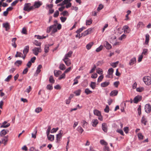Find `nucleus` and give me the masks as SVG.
Listing matches in <instances>:
<instances>
[{"mask_svg": "<svg viewBox=\"0 0 151 151\" xmlns=\"http://www.w3.org/2000/svg\"><path fill=\"white\" fill-rule=\"evenodd\" d=\"M138 137L140 139H143V136L141 133H138Z\"/></svg>", "mask_w": 151, "mask_h": 151, "instance_id": "61", "label": "nucleus"}, {"mask_svg": "<svg viewBox=\"0 0 151 151\" xmlns=\"http://www.w3.org/2000/svg\"><path fill=\"white\" fill-rule=\"evenodd\" d=\"M32 51L35 55L37 56L38 55L39 53L41 52L42 49L40 47H35L32 49Z\"/></svg>", "mask_w": 151, "mask_h": 151, "instance_id": "4", "label": "nucleus"}, {"mask_svg": "<svg viewBox=\"0 0 151 151\" xmlns=\"http://www.w3.org/2000/svg\"><path fill=\"white\" fill-rule=\"evenodd\" d=\"M118 93V91L116 90H113L110 93V95L111 96H116Z\"/></svg>", "mask_w": 151, "mask_h": 151, "instance_id": "18", "label": "nucleus"}, {"mask_svg": "<svg viewBox=\"0 0 151 151\" xmlns=\"http://www.w3.org/2000/svg\"><path fill=\"white\" fill-rule=\"evenodd\" d=\"M59 68L60 70H64L65 69V66L63 64L60 63Z\"/></svg>", "mask_w": 151, "mask_h": 151, "instance_id": "32", "label": "nucleus"}, {"mask_svg": "<svg viewBox=\"0 0 151 151\" xmlns=\"http://www.w3.org/2000/svg\"><path fill=\"white\" fill-rule=\"evenodd\" d=\"M77 130L80 133H82L83 131V130L82 127L81 126H79L77 129Z\"/></svg>", "mask_w": 151, "mask_h": 151, "instance_id": "43", "label": "nucleus"}, {"mask_svg": "<svg viewBox=\"0 0 151 151\" xmlns=\"http://www.w3.org/2000/svg\"><path fill=\"white\" fill-rule=\"evenodd\" d=\"M81 90L80 89H79L78 90H76L75 91L74 93L76 95V96H78L80 95Z\"/></svg>", "mask_w": 151, "mask_h": 151, "instance_id": "48", "label": "nucleus"}, {"mask_svg": "<svg viewBox=\"0 0 151 151\" xmlns=\"http://www.w3.org/2000/svg\"><path fill=\"white\" fill-rule=\"evenodd\" d=\"M54 22L55 24L53 25H51L50 27H48L47 29V32L49 33L51 30V34H53L57 32V29L56 28L57 24H58V21L55 20L54 21Z\"/></svg>", "mask_w": 151, "mask_h": 151, "instance_id": "1", "label": "nucleus"}, {"mask_svg": "<svg viewBox=\"0 0 151 151\" xmlns=\"http://www.w3.org/2000/svg\"><path fill=\"white\" fill-rule=\"evenodd\" d=\"M98 123V121L97 119H93L92 122V125L93 127H96Z\"/></svg>", "mask_w": 151, "mask_h": 151, "instance_id": "17", "label": "nucleus"}, {"mask_svg": "<svg viewBox=\"0 0 151 151\" xmlns=\"http://www.w3.org/2000/svg\"><path fill=\"white\" fill-rule=\"evenodd\" d=\"M119 63V61H116L115 62L112 63L111 64V65L113 68H115Z\"/></svg>", "mask_w": 151, "mask_h": 151, "instance_id": "44", "label": "nucleus"}, {"mask_svg": "<svg viewBox=\"0 0 151 151\" xmlns=\"http://www.w3.org/2000/svg\"><path fill=\"white\" fill-rule=\"evenodd\" d=\"M73 53V52L71 51H70L68 53L66 54L65 56L64 59H69L68 57H70Z\"/></svg>", "mask_w": 151, "mask_h": 151, "instance_id": "15", "label": "nucleus"}, {"mask_svg": "<svg viewBox=\"0 0 151 151\" xmlns=\"http://www.w3.org/2000/svg\"><path fill=\"white\" fill-rule=\"evenodd\" d=\"M104 78V76L103 75L100 76L98 78L97 81L98 82H100L102 81Z\"/></svg>", "mask_w": 151, "mask_h": 151, "instance_id": "59", "label": "nucleus"}, {"mask_svg": "<svg viewBox=\"0 0 151 151\" xmlns=\"http://www.w3.org/2000/svg\"><path fill=\"white\" fill-rule=\"evenodd\" d=\"M59 13L58 10H56L55 12V13L53 15V17H57L59 15Z\"/></svg>", "mask_w": 151, "mask_h": 151, "instance_id": "53", "label": "nucleus"}, {"mask_svg": "<svg viewBox=\"0 0 151 151\" xmlns=\"http://www.w3.org/2000/svg\"><path fill=\"white\" fill-rule=\"evenodd\" d=\"M102 48L103 47L101 45L99 47L96 49V51L97 52H100L102 50Z\"/></svg>", "mask_w": 151, "mask_h": 151, "instance_id": "64", "label": "nucleus"}, {"mask_svg": "<svg viewBox=\"0 0 151 151\" xmlns=\"http://www.w3.org/2000/svg\"><path fill=\"white\" fill-rule=\"evenodd\" d=\"M42 111V109L41 107L36 108L35 110V111L37 113H39Z\"/></svg>", "mask_w": 151, "mask_h": 151, "instance_id": "47", "label": "nucleus"}, {"mask_svg": "<svg viewBox=\"0 0 151 151\" xmlns=\"http://www.w3.org/2000/svg\"><path fill=\"white\" fill-rule=\"evenodd\" d=\"M102 130L105 132H106L107 131L106 125L105 123H103L102 125Z\"/></svg>", "mask_w": 151, "mask_h": 151, "instance_id": "23", "label": "nucleus"}, {"mask_svg": "<svg viewBox=\"0 0 151 151\" xmlns=\"http://www.w3.org/2000/svg\"><path fill=\"white\" fill-rule=\"evenodd\" d=\"M90 87L93 89H95L96 87V83L95 82H91Z\"/></svg>", "mask_w": 151, "mask_h": 151, "instance_id": "30", "label": "nucleus"}, {"mask_svg": "<svg viewBox=\"0 0 151 151\" xmlns=\"http://www.w3.org/2000/svg\"><path fill=\"white\" fill-rule=\"evenodd\" d=\"M47 136L48 140L51 141H52L54 140V135L49 134L48 135H47Z\"/></svg>", "mask_w": 151, "mask_h": 151, "instance_id": "22", "label": "nucleus"}, {"mask_svg": "<svg viewBox=\"0 0 151 151\" xmlns=\"http://www.w3.org/2000/svg\"><path fill=\"white\" fill-rule=\"evenodd\" d=\"M17 40L16 38H14L12 39V45L14 47V48H16L17 47V45L15 43L16 41Z\"/></svg>", "mask_w": 151, "mask_h": 151, "instance_id": "25", "label": "nucleus"}, {"mask_svg": "<svg viewBox=\"0 0 151 151\" xmlns=\"http://www.w3.org/2000/svg\"><path fill=\"white\" fill-rule=\"evenodd\" d=\"M93 113L95 115L97 116H100L101 114L100 112L97 109L94 110Z\"/></svg>", "mask_w": 151, "mask_h": 151, "instance_id": "19", "label": "nucleus"}, {"mask_svg": "<svg viewBox=\"0 0 151 151\" xmlns=\"http://www.w3.org/2000/svg\"><path fill=\"white\" fill-rule=\"evenodd\" d=\"M44 52L45 53H47L49 50V46L48 45H45L44 47Z\"/></svg>", "mask_w": 151, "mask_h": 151, "instance_id": "37", "label": "nucleus"}, {"mask_svg": "<svg viewBox=\"0 0 151 151\" xmlns=\"http://www.w3.org/2000/svg\"><path fill=\"white\" fill-rule=\"evenodd\" d=\"M141 122L142 123L144 124L145 125H146V122H147L146 119L143 116L141 119Z\"/></svg>", "mask_w": 151, "mask_h": 151, "instance_id": "50", "label": "nucleus"}, {"mask_svg": "<svg viewBox=\"0 0 151 151\" xmlns=\"http://www.w3.org/2000/svg\"><path fill=\"white\" fill-rule=\"evenodd\" d=\"M104 45L105 47L108 49H110L112 47L111 45L106 41L104 42Z\"/></svg>", "mask_w": 151, "mask_h": 151, "instance_id": "9", "label": "nucleus"}, {"mask_svg": "<svg viewBox=\"0 0 151 151\" xmlns=\"http://www.w3.org/2000/svg\"><path fill=\"white\" fill-rule=\"evenodd\" d=\"M51 129V127L50 126H49L46 131V134L47 135H48L49 134Z\"/></svg>", "mask_w": 151, "mask_h": 151, "instance_id": "60", "label": "nucleus"}, {"mask_svg": "<svg viewBox=\"0 0 151 151\" xmlns=\"http://www.w3.org/2000/svg\"><path fill=\"white\" fill-rule=\"evenodd\" d=\"M53 5L52 4H47L46 5V8L47 9H52L53 7Z\"/></svg>", "mask_w": 151, "mask_h": 151, "instance_id": "46", "label": "nucleus"}, {"mask_svg": "<svg viewBox=\"0 0 151 151\" xmlns=\"http://www.w3.org/2000/svg\"><path fill=\"white\" fill-rule=\"evenodd\" d=\"M23 54L20 52H17V53L15 55V57H23Z\"/></svg>", "mask_w": 151, "mask_h": 151, "instance_id": "36", "label": "nucleus"}, {"mask_svg": "<svg viewBox=\"0 0 151 151\" xmlns=\"http://www.w3.org/2000/svg\"><path fill=\"white\" fill-rule=\"evenodd\" d=\"M7 123V122L4 121V122L2 124V125L1 126V128H7L9 127L10 124L9 123H7Z\"/></svg>", "mask_w": 151, "mask_h": 151, "instance_id": "16", "label": "nucleus"}, {"mask_svg": "<svg viewBox=\"0 0 151 151\" xmlns=\"http://www.w3.org/2000/svg\"><path fill=\"white\" fill-rule=\"evenodd\" d=\"M49 81L52 83H55V80L54 79L53 76H51L49 78Z\"/></svg>", "mask_w": 151, "mask_h": 151, "instance_id": "33", "label": "nucleus"}, {"mask_svg": "<svg viewBox=\"0 0 151 151\" xmlns=\"http://www.w3.org/2000/svg\"><path fill=\"white\" fill-rule=\"evenodd\" d=\"M85 92L87 95H88L92 93V91H90L89 88H87L85 89Z\"/></svg>", "mask_w": 151, "mask_h": 151, "instance_id": "38", "label": "nucleus"}, {"mask_svg": "<svg viewBox=\"0 0 151 151\" xmlns=\"http://www.w3.org/2000/svg\"><path fill=\"white\" fill-rule=\"evenodd\" d=\"M110 84L109 82H104L101 83V87H104L108 86Z\"/></svg>", "mask_w": 151, "mask_h": 151, "instance_id": "21", "label": "nucleus"}, {"mask_svg": "<svg viewBox=\"0 0 151 151\" xmlns=\"http://www.w3.org/2000/svg\"><path fill=\"white\" fill-rule=\"evenodd\" d=\"M42 67V66L41 65H39L37 68V69L36 73L37 74H39L41 71L40 69Z\"/></svg>", "mask_w": 151, "mask_h": 151, "instance_id": "31", "label": "nucleus"}, {"mask_svg": "<svg viewBox=\"0 0 151 151\" xmlns=\"http://www.w3.org/2000/svg\"><path fill=\"white\" fill-rule=\"evenodd\" d=\"M65 73L64 72L58 78V79L59 80H61L63 78H64L65 77Z\"/></svg>", "mask_w": 151, "mask_h": 151, "instance_id": "52", "label": "nucleus"}, {"mask_svg": "<svg viewBox=\"0 0 151 151\" xmlns=\"http://www.w3.org/2000/svg\"><path fill=\"white\" fill-rule=\"evenodd\" d=\"M12 76L11 75L9 76L7 78L5 79V81L7 82L9 81L12 78Z\"/></svg>", "mask_w": 151, "mask_h": 151, "instance_id": "63", "label": "nucleus"}, {"mask_svg": "<svg viewBox=\"0 0 151 151\" xmlns=\"http://www.w3.org/2000/svg\"><path fill=\"white\" fill-rule=\"evenodd\" d=\"M8 136H4L2 139V143H4V145L8 141Z\"/></svg>", "mask_w": 151, "mask_h": 151, "instance_id": "20", "label": "nucleus"}, {"mask_svg": "<svg viewBox=\"0 0 151 151\" xmlns=\"http://www.w3.org/2000/svg\"><path fill=\"white\" fill-rule=\"evenodd\" d=\"M63 61L65 63V64L68 66H69L71 64V62L70 60L69 59H63Z\"/></svg>", "mask_w": 151, "mask_h": 151, "instance_id": "13", "label": "nucleus"}, {"mask_svg": "<svg viewBox=\"0 0 151 151\" xmlns=\"http://www.w3.org/2000/svg\"><path fill=\"white\" fill-rule=\"evenodd\" d=\"M86 28L84 27L79 28L76 31V32L77 34H79L80 32H82L84 29H85Z\"/></svg>", "mask_w": 151, "mask_h": 151, "instance_id": "42", "label": "nucleus"}, {"mask_svg": "<svg viewBox=\"0 0 151 151\" xmlns=\"http://www.w3.org/2000/svg\"><path fill=\"white\" fill-rule=\"evenodd\" d=\"M92 22V20L90 19L89 20H87L86 21V25H90Z\"/></svg>", "mask_w": 151, "mask_h": 151, "instance_id": "54", "label": "nucleus"}, {"mask_svg": "<svg viewBox=\"0 0 151 151\" xmlns=\"http://www.w3.org/2000/svg\"><path fill=\"white\" fill-rule=\"evenodd\" d=\"M143 80L145 83L147 85H149L151 83V78L150 76H145L143 78Z\"/></svg>", "mask_w": 151, "mask_h": 151, "instance_id": "3", "label": "nucleus"}, {"mask_svg": "<svg viewBox=\"0 0 151 151\" xmlns=\"http://www.w3.org/2000/svg\"><path fill=\"white\" fill-rule=\"evenodd\" d=\"M100 143L102 145H107L108 143L105 141L104 140H101L100 141Z\"/></svg>", "mask_w": 151, "mask_h": 151, "instance_id": "51", "label": "nucleus"}, {"mask_svg": "<svg viewBox=\"0 0 151 151\" xmlns=\"http://www.w3.org/2000/svg\"><path fill=\"white\" fill-rule=\"evenodd\" d=\"M136 62V58L135 57H134L130 60L129 63V65L130 66L134 64Z\"/></svg>", "mask_w": 151, "mask_h": 151, "instance_id": "12", "label": "nucleus"}, {"mask_svg": "<svg viewBox=\"0 0 151 151\" xmlns=\"http://www.w3.org/2000/svg\"><path fill=\"white\" fill-rule=\"evenodd\" d=\"M96 68V65H94L93 66V67L92 68L91 70H90V71L89 72V73H93L95 70Z\"/></svg>", "mask_w": 151, "mask_h": 151, "instance_id": "56", "label": "nucleus"}, {"mask_svg": "<svg viewBox=\"0 0 151 151\" xmlns=\"http://www.w3.org/2000/svg\"><path fill=\"white\" fill-rule=\"evenodd\" d=\"M114 72V69L112 68L109 69L108 71V75L106 77L108 78H112V75Z\"/></svg>", "mask_w": 151, "mask_h": 151, "instance_id": "5", "label": "nucleus"}, {"mask_svg": "<svg viewBox=\"0 0 151 151\" xmlns=\"http://www.w3.org/2000/svg\"><path fill=\"white\" fill-rule=\"evenodd\" d=\"M144 24L142 22H138L137 27V28H139L140 27H143L144 26Z\"/></svg>", "mask_w": 151, "mask_h": 151, "instance_id": "40", "label": "nucleus"}, {"mask_svg": "<svg viewBox=\"0 0 151 151\" xmlns=\"http://www.w3.org/2000/svg\"><path fill=\"white\" fill-rule=\"evenodd\" d=\"M37 132V130L36 127L35 129L34 130V133H32V138L35 139L36 137V135Z\"/></svg>", "mask_w": 151, "mask_h": 151, "instance_id": "26", "label": "nucleus"}, {"mask_svg": "<svg viewBox=\"0 0 151 151\" xmlns=\"http://www.w3.org/2000/svg\"><path fill=\"white\" fill-rule=\"evenodd\" d=\"M150 36L148 34H146L145 35V43L146 44H147L149 40Z\"/></svg>", "mask_w": 151, "mask_h": 151, "instance_id": "24", "label": "nucleus"}, {"mask_svg": "<svg viewBox=\"0 0 151 151\" xmlns=\"http://www.w3.org/2000/svg\"><path fill=\"white\" fill-rule=\"evenodd\" d=\"M141 99V96H137L135 97L134 99V103H137L138 102L140 101Z\"/></svg>", "mask_w": 151, "mask_h": 151, "instance_id": "8", "label": "nucleus"}, {"mask_svg": "<svg viewBox=\"0 0 151 151\" xmlns=\"http://www.w3.org/2000/svg\"><path fill=\"white\" fill-rule=\"evenodd\" d=\"M3 27L5 28L6 30L7 31L10 29V25L9 23L6 22L3 24Z\"/></svg>", "mask_w": 151, "mask_h": 151, "instance_id": "14", "label": "nucleus"}, {"mask_svg": "<svg viewBox=\"0 0 151 151\" xmlns=\"http://www.w3.org/2000/svg\"><path fill=\"white\" fill-rule=\"evenodd\" d=\"M42 4V2L40 1H35L34 3V7L35 8H38L40 7Z\"/></svg>", "mask_w": 151, "mask_h": 151, "instance_id": "7", "label": "nucleus"}, {"mask_svg": "<svg viewBox=\"0 0 151 151\" xmlns=\"http://www.w3.org/2000/svg\"><path fill=\"white\" fill-rule=\"evenodd\" d=\"M60 14L65 16H68L69 15V13L67 11H64L63 12L61 13Z\"/></svg>", "mask_w": 151, "mask_h": 151, "instance_id": "45", "label": "nucleus"}, {"mask_svg": "<svg viewBox=\"0 0 151 151\" xmlns=\"http://www.w3.org/2000/svg\"><path fill=\"white\" fill-rule=\"evenodd\" d=\"M33 44L37 46H39L40 47L41 43L39 42L37 40H35L33 42Z\"/></svg>", "mask_w": 151, "mask_h": 151, "instance_id": "35", "label": "nucleus"}, {"mask_svg": "<svg viewBox=\"0 0 151 151\" xmlns=\"http://www.w3.org/2000/svg\"><path fill=\"white\" fill-rule=\"evenodd\" d=\"M93 42H92L89 43L86 45V49L88 50H90L93 45Z\"/></svg>", "mask_w": 151, "mask_h": 151, "instance_id": "27", "label": "nucleus"}, {"mask_svg": "<svg viewBox=\"0 0 151 151\" xmlns=\"http://www.w3.org/2000/svg\"><path fill=\"white\" fill-rule=\"evenodd\" d=\"M22 63V61L20 60H17L14 63V65L17 66H19Z\"/></svg>", "mask_w": 151, "mask_h": 151, "instance_id": "29", "label": "nucleus"}, {"mask_svg": "<svg viewBox=\"0 0 151 151\" xmlns=\"http://www.w3.org/2000/svg\"><path fill=\"white\" fill-rule=\"evenodd\" d=\"M145 112L147 113H150L151 111V106L150 104H146L145 107Z\"/></svg>", "mask_w": 151, "mask_h": 151, "instance_id": "6", "label": "nucleus"}, {"mask_svg": "<svg viewBox=\"0 0 151 151\" xmlns=\"http://www.w3.org/2000/svg\"><path fill=\"white\" fill-rule=\"evenodd\" d=\"M104 7L103 5L101 4L99 5L98 7L97 8V10L99 11L102 9Z\"/></svg>", "mask_w": 151, "mask_h": 151, "instance_id": "57", "label": "nucleus"}, {"mask_svg": "<svg viewBox=\"0 0 151 151\" xmlns=\"http://www.w3.org/2000/svg\"><path fill=\"white\" fill-rule=\"evenodd\" d=\"M82 123L83 124V127H85L86 126L88 123L85 120H83L82 121Z\"/></svg>", "mask_w": 151, "mask_h": 151, "instance_id": "58", "label": "nucleus"}, {"mask_svg": "<svg viewBox=\"0 0 151 151\" xmlns=\"http://www.w3.org/2000/svg\"><path fill=\"white\" fill-rule=\"evenodd\" d=\"M109 110V107L107 105H106L105 109H104V111L107 113H108Z\"/></svg>", "mask_w": 151, "mask_h": 151, "instance_id": "55", "label": "nucleus"}, {"mask_svg": "<svg viewBox=\"0 0 151 151\" xmlns=\"http://www.w3.org/2000/svg\"><path fill=\"white\" fill-rule=\"evenodd\" d=\"M63 134V131L62 130H60L59 133L56 135V137H58V138H61L62 137Z\"/></svg>", "mask_w": 151, "mask_h": 151, "instance_id": "41", "label": "nucleus"}, {"mask_svg": "<svg viewBox=\"0 0 151 151\" xmlns=\"http://www.w3.org/2000/svg\"><path fill=\"white\" fill-rule=\"evenodd\" d=\"M29 47L28 45L25 46L23 51L24 54L27 55L28 52L29 51Z\"/></svg>", "mask_w": 151, "mask_h": 151, "instance_id": "10", "label": "nucleus"}, {"mask_svg": "<svg viewBox=\"0 0 151 151\" xmlns=\"http://www.w3.org/2000/svg\"><path fill=\"white\" fill-rule=\"evenodd\" d=\"M7 133V131L4 129L2 130L0 132V135L1 137H2L6 135Z\"/></svg>", "mask_w": 151, "mask_h": 151, "instance_id": "28", "label": "nucleus"}, {"mask_svg": "<svg viewBox=\"0 0 151 151\" xmlns=\"http://www.w3.org/2000/svg\"><path fill=\"white\" fill-rule=\"evenodd\" d=\"M96 72L99 74L101 75L103 73V71L102 70L99 68H98L96 69Z\"/></svg>", "mask_w": 151, "mask_h": 151, "instance_id": "39", "label": "nucleus"}, {"mask_svg": "<svg viewBox=\"0 0 151 151\" xmlns=\"http://www.w3.org/2000/svg\"><path fill=\"white\" fill-rule=\"evenodd\" d=\"M46 88L48 90H52L53 89V87L52 85L49 84L47 85Z\"/></svg>", "mask_w": 151, "mask_h": 151, "instance_id": "49", "label": "nucleus"}, {"mask_svg": "<svg viewBox=\"0 0 151 151\" xmlns=\"http://www.w3.org/2000/svg\"><path fill=\"white\" fill-rule=\"evenodd\" d=\"M31 4L28 3L24 4L23 10L28 12H29L34 9V6H31Z\"/></svg>", "mask_w": 151, "mask_h": 151, "instance_id": "2", "label": "nucleus"}, {"mask_svg": "<svg viewBox=\"0 0 151 151\" xmlns=\"http://www.w3.org/2000/svg\"><path fill=\"white\" fill-rule=\"evenodd\" d=\"M61 72V71L60 70L57 71L56 70H54V73L55 76L56 77H58Z\"/></svg>", "mask_w": 151, "mask_h": 151, "instance_id": "34", "label": "nucleus"}, {"mask_svg": "<svg viewBox=\"0 0 151 151\" xmlns=\"http://www.w3.org/2000/svg\"><path fill=\"white\" fill-rule=\"evenodd\" d=\"M126 37V35L125 34H123L119 38V40H122L123 39L125 38Z\"/></svg>", "mask_w": 151, "mask_h": 151, "instance_id": "62", "label": "nucleus"}, {"mask_svg": "<svg viewBox=\"0 0 151 151\" xmlns=\"http://www.w3.org/2000/svg\"><path fill=\"white\" fill-rule=\"evenodd\" d=\"M123 29L125 33H129L130 31V29L127 25H125L123 27Z\"/></svg>", "mask_w": 151, "mask_h": 151, "instance_id": "11", "label": "nucleus"}]
</instances>
